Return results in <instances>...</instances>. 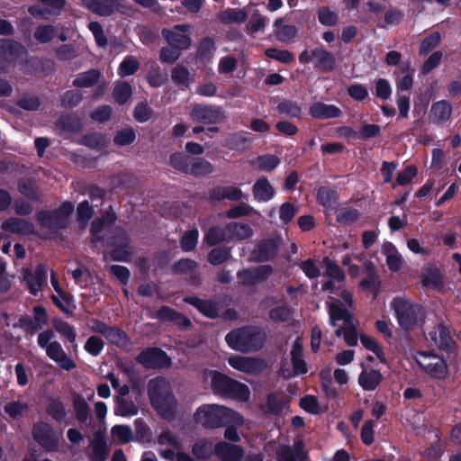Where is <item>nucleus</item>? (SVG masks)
I'll return each mask as SVG.
<instances>
[{"mask_svg": "<svg viewBox=\"0 0 461 461\" xmlns=\"http://www.w3.org/2000/svg\"><path fill=\"white\" fill-rule=\"evenodd\" d=\"M84 6L91 13L99 16H111L118 10L117 0H84Z\"/></svg>", "mask_w": 461, "mask_h": 461, "instance_id": "4be33fe9", "label": "nucleus"}, {"mask_svg": "<svg viewBox=\"0 0 461 461\" xmlns=\"http://www.w3.org/2000/svg\"><path fill=\"white\" fill-rule=\"evenodd\" d=\"M231 257V249L228 247H217L212 249L208 256L207 260L212 266H220L228 261Z\"/></svg>", "mask_w": 461, "mask_h": 461, "instance_id": "5fc2aeb1", "label": "nucleus"}, {"mask_svg": "<svg viewBox=\"0 0 461 461\" xmlns=\"http://www.w3.org/2000/svg\"><path fill=\"white\" fill-rule=\"evenodd\" d=\"M56 33V26L52 24H41L35 28L33 37L39 43L46 44L55 37Z\"/></svg>", "mask_w": 461, "mask_h": 461, "instance_id": "3c124183", "label": "nucleus"}, {"mask_svg": "<svg viewBox=\"0 0 461 461\" xmlns=\"http://www.w3.org/2000/svg\"><path fill=\"white\" fill-rule=\"evenodd\" d=\"M224 240H229L226 226L224 228L221 226H212L204 235V241L209 246L218 245Z\"/></svg>", "mask_w": 461, "mask_h": 461, "instance_id": "c03bdc74", "label": "nucleus"}, {"mask_svg": "<svg viewBox=\"0 0 461 461\" xmlns=\"http://www.w3.org/2000/svg\"><path fill=\"white\" fill-rule=\"evenodd\" d=\"M189 115L192 122L196 124L216 125L227 118L221 106L203 104H194Z\"/></svg>", "mask_w": 461, "mask_h": 461, "instance_id": "0eeeda50", "label": "nucleus"}, {"mask_svg": "<svg viewBox=\"0 0 461 461\" xmlns=\"http://www.w3.org/2000/svg\"><path fill=\"white\" fill-rule=\"evenodd\" d=\"M192 453L197 459H208L212 455V443L208 439L197 440L192 447Z\"/></svg>", "mask_w": 461, "mask_h": 461, "instance_id": "bf43d9fd", "label": "nucleus"}, {"mask_svg": "<svg viewBox=\"0 0 461 461\" xmlns=\"http://www.w3.org/2000/svg\"><path fill=\"white\" fill-rule=\"evenodd\" d=\"M334 212H336L337 222L344 225H350L357 221L360 217L359 211L353 207H337Z\"/></svg>", "mask_w": 461, "mask_h": 461, "instance_id": "a18cd8bd", "label": "nucleus"}, {"mask_svg": "<svg viewBox=\"0 0 461 461\" xmlns=\"http://www.w3.org/2000/svg\"><path fill=\"white\" fill-rule=\"evenodd\" d=\"M419 366L430 376L441 379L446 376L447 364L443 358H439L437 362H429L426 365L419 362Z\"/></svg>", "mask_w": 461, "mask_h": 461, "instance_id": "09e8293b", "label": "nucleus"}, {"mask_svg": "<svg viewBox=\"0 0 461 461\" xmlns=\"http://www.w3.org/2000/svg\"><path fill=\"white\" fill-rule=\"evenodd\" d=\"M316 200L325 209L334 211L338 205L339 194L330 186L322 185L317 189Z\"/></svg>", "mask_w": 461, "mask_h": 461, "instance_id": "2f4dec72", "label": "nucleus"}, {"mask_svg": "<svg viewBox=\"0 0 461 461\" xmlns=\"http://www.w3.org/2000/svg\"><path fill=\"white\" fill-rule=\"evenodd\" d=\"M267 333L258 326H247L230 330L225 336L228 346L243 353L261 349L267 340Z\"/></svg>", "mask_w": 461, "mask_h": 461, "instance_id": "7ed1b4c3", "label": "nucleus"}, {"mask_svg": "<svg viewBox=\"0 0 461 461\" xmlns=\"http://www.w3.org/2000/svg\"><path fill=\"white\" fill-rule=\"evenodd\" d=\"M213 165L203 157H192L186 175L194 177L205 176L212 173Z\"/></svg>", "mask_w": 461, "mask_h": 461, "instance_id": "72a5a7b5", "label": "nucleus"}, {"mask_svg": "<svg viewBox=\"0 0 461 461\" xmlns=\"http://www.w3.org/2000/svg\"><path fill=\"white\" fill-rule=\"evenodd\" d=\"M135 140V131L131 127H127L117 131L113 140L115 145L122 147L132 144Z\"/></svg>", "mask_w": 461, "mask_h": 461, "instance_id": "680f3d73", "label": "nucleus"}, {"mask_svg": "<svg viewBox=\"0 0 461 461\" xmlns=\"http://www.w3.org/2000/svg\"><path fill=\"white\" fill-rule=\"evenodd\" d=\"M209 198L211 201L220 202L222 200L240 201L248 199V195L244 194L242 190L236 186H217L209 191Z\"/></svg>", "mask_w": 461, "mask_h": 461, "instance_id": "412c9836", "label": "nucleus"}, {"mask_svg": "<svg viewBox=\"0 0 461 461\" xmlns=\"http://www.w3.org/2000/svg\"><path fill=\"white\" fill-rule=\"evenodd\" d=\"M293 308L287 304L273 307L269 310V319L274 322H287L293 318Z\"/></svg>", "mask_w": 461, "mask_h": 461, "instance_id": "8fccbe9b", "label": "nucleus"}, {"mask_svg": "<svg viewBox=\"0 0 461 461\" xmlns=\"http://www.w3.org/2000/svg\"><path fill=\"white\" fill-rule=\"evenodd\" d=\"M74 210V203L66 201L57 209L40 210L36 212L35 219L41 228L50 231L66 230L70 224V216Z\"/></svg>", "mask_w": 461, "mask_h": 461, "instance_id": "423d86ee", "label": "nucleus"}, {"mask_svg": "<svg viewBox=\"0 0 461 461\" xmlns=\"http://www.w3.org/2000/svg\"><path fill=\"white\" fill-rule=\"evenodd\" d=\"M104 338L113 345L123 348L129 343L128 334L120 327L110 326Z\"/></svg>", "mask_w": 461, "mask_h": 461, "instance_id": "49530a36", "label": "nucleus"}, {"mask_svg": "<svg viewBox=\"0 0 461 461\" xmlns=\"http://www.w3.org/2000/svg\"><path fill=\"white\" fill-rule=\"evenodd\" d=\"M59 295L61 297L62 301L55 294L51 295V301L55 306L66 315L72 316L74 310L77 308L73 295L66 292H63V294L61 293V294Z\"/></svg>", "mask_w": 461, "mask_h": 461, "instance_id": "79ce46f5", "label": "nucleus"}, {"mask_svg": "<svg viewBox=\"0 0 461 461\" xmlns=\"http://www.w3.org/2000/svg\"><path fill=\"white\" fill-rule=\"evenodd\" d=\"M216 50V44L213 38L203 37L198 46L197 58L203 61H210Z\"/></svg>", "mask_w": 461, "mask_h": 461, "instance_id": "de8ad7c7", "label": "nucleus"}, {"mask_svg": "<svg viewBox=\"0 0 461 461\" xmlns=\"http://www.w3.org/2000/svg\"><path fill=\"white\" fill-rule=\"evenodd\" d=\"M55 125L58 129L69 133H77L83 129L81 119L75 113L61 114Z\"/></svg>", "mask_w": 461, "mask_h": 461, "instance_id": "7c9ffc66", "label": "nucleus"}, {"mask_svg": "<svg viewBox=\"0 0 461 461\" xmlns=\"http://www.w3.org/2000/svg\"><path fill=\"white\" fill-rule=\"evenodd\" d=\"M45 412L59 424H68V416L69 411L59 397H51L48 400Z\"/></svg>", "mask_w": 461, "mask_h": 461, "instance_id": "6ab92c4d", "label": "nucleus"}, {"mask_svg": "<svg viewBox=\"0 0 461 461\" xmlns=\"http://www.w3.org/2000/svg\"><path fill=\"white\" fill-rule=\"evenodd\" d=\"M110 455L104 435L96 431L91 442L90 458L92 461H105Z\"/></svg>", "mask_w": 461, "mask_h": 461, "instance_id": "cd10ccee", "label": "nucleus"}, {"mask_svg": "<svg viewBox=\"0 0 461 461\" xmlns=\"http://www.w3.org/2000/svg\"><path fill=\"white\" fill-rule=\"evenodd\" d=\"M312 56L316 59L315 68L323 73H330L335 69L336 59L334 55L323 47L312 50Z\"/></svg>", "mask_w": 461, "mask_h": 461, "instance_id": "a878e982", "label": "nucleus"}, {"mask_svg": "<svg viewBox=\"0 0 461 461\" xmlns=\"http://www.w3.org/2000/svg\"><path fill=\"white\" fill-rule=\"evenodd\" d=\"M71 402L78 423H86L91 415V409L86 399L80 393H74Z\"/></svg>", "mask_w": 461, "mask_h": 461, "instance_id": "473e14b6", "label": "nucleus"}, {"mask_svg": "<svg viewBox=\"0 0 461 461\" xmlns=\"http://www.w3.org/2000/svg\"><path fill=\"white\" fill-rule=\"evenodd\" d=\"M279 251V243L274 239L260 240L253 251L257 262H267L274 259Z\"/></svg>", "mask_w": 461, "mask_h": 461, "instance_id": "f3484780", "label": "nucleus"}, {"mask_svg": "<svg viewBox=\"0 0 461 461\" xmlns=\"http://www.w3.org/2000/svg\"><path fill=\"white\" fill-rule=\"evenodd\" d=\"M101 77L99 70L92 68L86 72L79 73L73 80L72 85L76 87H91L95 86Z\"/></svg>", "mask_w": 461, "mask_h": 461, "instance_id": "a19ab883", "label": "nucleus"}, {"mask_svg": "<svg viewBox=\"0 0 461 461\" xmlns=\"http://www.w3.org/2000/svg\"><path fill=\"white\" fill-rule=\"evenodd\" d=\"M156 318L162 322H172L181 330H188L192 327L191 321L185 315L167 305H162L157 311Z\"/></svg>", "mask_w": 461, "mask_h": 461, "instance_id": "4468645a", "label": "nucleus"}, {"mask_svg": "<svg viewBox=\"0 0 461 461\" xmlns=\"http://www.w3.org/2000/svg\"><path fill=\"white\" fill-rule=\"evenodd\" d=\"M32 434L33 439L47 452L57 451L59 447L60 433L46 421H37L33 424Z\"/></svg>", "mask_w": 461, "mask_h": 461, "instance_id": "6e6552de", "label": "nucleus"}, {"mask_svg": "<svg viewBox=\"0 0 461 461\" xmlns=\"http://www.w3.org/2000/svg\"><path fill=\"white\" fill-rule=\"evenodd\" d=\"M140 68V61L134 56H127L120 63L118 75L126 77L134 75Z\"/></svg>", "mask_w": 461, "mask_h": 461, "instance_id": "6e6d98bb", "label": "nucleus"}, {"mask_svg": "<svg viewBox=\"0 0 461 461\" xmlns=\"http://www.w3.org/2000/svg\"><path fill=\"white\" fill-rule=\"evenodd\" d=\"M111 433L113 438L120 444H127L132 438V430L128 425H114Z\"/></svg>", "mask_w": 461, "mask_h": 461, "instance_id": "69168bd1", "label": "nucleus"}, {"mask_svg": "<svg viewBox=\"0 0 461 461\" xmlns=\"http://www.w3.org/2000/svg\"><path fill=\"white\" fill-rule=\"evenodd\" d=\"M418 174V167L414 165H409L400 171L396 176L393 188L398 185H406L410 184Z\"/></svg>", "mask_w": 461, "mask_h": 461, "instance_id": "338daca9", "label": "nucleus"}, {"mask_svg": "<svg viewBox=\"0 0 461 461\" xmlns=\"http://www.w3.org/2000/svg\"><path fill=\"white\" fill-rule=\"evenodd\" d=\"M23 276L30 294L36 296L47 283L46 266L44 264L37 265L34 272L29 267H23Z\"/></svg>", "mask_w": 461, "mask_h": 461, "instance_id": "f8f14e48", "label": "nucleus"}, {"mask_svg": "<svg viewBox=\"0 0 461 461\" xmlns=\"http://www.w3.org/2000/svg\"><path fill=\"white\" fill-rule=\"evenodd\" d=\"M309 114L319 120L335 119L342 115V111L335 104H327L323 102H315L309 108Z\"/></svg>", "mask_w": 461, "mask_h": 461, "instance_id": "b1692460", "label": "nucleus"}, {"mask_svg": "<svg viewBox=\"0 0 461 461\" xmlns=\"http://www.w3.org/2000/svg\"><path fill=\"white\" fill-rule=\"evenodd\" d=\"M229 240H247L253 236V230L248 223L230 221L226 224Z\"/></svg>", "mask_w": 461, "mask_h": 461, "instance_id": "c9c22d12", "label": "nucleus"}, {"mask_svg": "<svg viewBox=\"0 0 461 461\" xmlns=\"http://www.w3.org/2000/svg\"><path fill=\"white\" fill-rule=\"evenodd\" d=\"M207 377L210 378L211 387L214 394L240 402L249 401L250 397V391L247 384L240 383L218 370L209 371Z\"/></svg>", "mask_w": 461, "mask_h": 461, "instance_id": "39448f33", "label": "nucleus"}, {"mask_svg": "<svg viewBox=\"0 0 461 461\" xmlns=\"http://www.w3.org/2000/svg\"><path fill=\"white\" fill-rule=\"evenodd\" d=\"M183 302L194 307L203 316L209 319H217L221 316L218 303L211 299H202L196 295H188Z\"/></svg>", "mask_w": 461, "mask_h": 461, "instance_id": "ddd939ff", "label": "nucleus"}, {"mask_svg": "<svg viewBox=\"0 0 461 461\" xmlns=\"http://www.w3.org/2000/svg\"><path fill=\"white\" fill-rule=\"evenodd\" d=\"M422 285L425 287H433L438 290L443 288V275L437 267L428 268L421 275Z\"/></svg>", "mask_w": 461, "mask_h": 461, "instance_id": "ea45409f", "label": "nucleus"}, {"mask_svg": "<svg viewBox=\"0 0 461 461\" xmlns=\"http://www.w3.org/2000/svg\"><path fill=\"white\" fill-rule=\"evenodd\" d=\"M213 451L221 461H240L244 456L242 447L225 441L216 443Z\"/></svg>", "mask_w": 461, "mask_h": 461, "instance_id": "a211bd4d", "label": "nucleus"}, {"mask_svg": "<svg viewBox=\"0 0 461 461\" xmlns=\"http://www.w3.org/2000/svg\"><path fill=\"white\" fill-rule=\"evenodd\" d=\"M147 387L149 399L156 411L163 419L173 420L176 414L177 401L167 379L162 376L152 378Z\"/></svg>", "mask_w": 461, "mask_h": 461, "instance_id": "f257e3e1", "label": "nucleus"}, {"mask_svg": "<svg viewBox=\"0 0 461 461\" xmlns=\"http://www.w3.org/2000/svg\"><path fill=\"white\" fill-rule=\"evenodd\" d=\"M430 338L441 351L451 354L456 349V343L451 337L449 329L442 322L438 324L435 332H430Z\"/></svg>", "mask_w": 461, "mask_h": 461, "instance_id": "2eb2a0df", "label": "nucleus"}, {"mask_svg": "<svg viewBox=\"0 0 461 461\" xmlns=\"http://www.w3.org/2000/svg\"><path fill=\"white\" fill-rule=\"evenodd\" d=\"M191 26L186 23L176 24L172 29L164 28L161 31V35L170 47L177 50H188L192 44L190 36L184 34L189 32Z\"/></svg>", "mask_w": 461, "mask_h": 461, "instance_id": "9b49d317", "label": "nucleus"}, {"mask_svg": "<svg viewBox=\"0 0 461 461\" xmlns=\"http://www.w3.org/2000/svg\"><path fill=\"white\" fill-rule=\"evenodd\" d=\"M220 19L223 23H242L248 19V14L245 10L240 8H227L221 12Z\"/></svg>", "mask_w": 461, "mask_h": 461, "instance_id": "864d4df0", "label": "nucleus"}, {"mask_svg": "<svg viewBox=\"0 0 461 461\" xmlns=\"http://www.w3.org/2000/svg\"><path fill=\"white\" fill-rule=\"evenodd\" d=\"M154 112L147 102H140L136 104L133 110V118L140 123H144L149 121Z\"/></svg>", "mask_w": 461, "mask_h": 461, "instance_id": "e2e57ef3", "label": "nucleus"}, {"mask_svg": "<svg viewBox=\"0 0 461 461\" xmlns=\"http://www.w3.org/2000/svg\"><path fill=\"white\" fill-rule=\"evenodd\" d=\"M132 95V87L130 83L123 81L117 84L113 91V96L119 104H124Z\"/></svg>", "mask_w": 461, "mask_h": 461, "instance_id": "052dcab7", "label": "nucleus"}, {"mask_svg": "<svg viewBox=\"0 0 461 461\" xmlns=\"http://www.w3.org/2000/svg\"><path fill=\"white\" fill-rule=\"evenodd\" d=\"M27 53L25 47L12 39H0V57L9 61H16L22 55Z\"/></svg>", "mask_w": 461, "mask_h": 461, "instance_id": "393cba45", "label": "nucleus"}, {"mask_svg": "<svg viewBox=\"0 0 461 461\" xmlns=\"http://www.w3.org/2000/svg\"><path fill=\"white\" fill-rule=\"evenodd\" d=\"M291 399L288 396H280L277 393H269L266 400L267 413L279 416L290 404Z\"/></svg>", "mask_w": 461, "mask_h": 461, "instance_id": "c756f323", "label": "nucleus"}, {"mask_svg": "<svg viewBox=\"0 0 461 461\" xmlns=\"http://www.w3.org/2000/svg\"><path fill=\"white\" fill-rule=\"evenodd\" d=\"M171 78L175 84L183 87H188L192 78L186 67L177 64L171 71Z\"/></svg>", "mask_w": 461, "mask_h": 461, "instance_id": "4d7b16f0", "label": "nucleus"}, {"mask_svg": "<svg viewBox=\"0 0 461 461\" xmlns=\"http://www.w3.org/2000/svg\"><path fill=\"white\" fill-rule=\"evenodd\" d=\"M383 375L379 370H363L358 375V384L364 391H374L381 384Z\"/></svg>", "mask_w": 461, "mask_h": 461, "instance_id": "f704fd0d", "label": "nucleus"}, {"mask_svg": "<svg viewBox=\"0 0 461 461\" xmlns=\"http://www.w3.org/2000/svg\"><path fill=\"white\" fill-rule=\"evenodd\" d=\"M55 330L65 338L69 343H76L77 332L75 328L68 322L58 319L53 321Z\"/></svg>", "mask_w": 461, "mask_h": 461, "instance_id": "13d9d810", "label": "nucleus"}, {"mask_svg": "<svg viewBox=\"0 0 461 461\" xmlns=\"http://www.w3.org/2000/svg\"><path fill=\"white\" fill-rule=\"evenodd\" d=\"M284 19L277 18L274 23L275 34L278 41L288 42L297 34V28L292 24H283Z\"/></svg>", "mask_w": 461, "mask_h": 461, "instance_id": "4c0bfd02", "label": "nucleus"}, {"mask_svg": "<svg viewBox=\"0 0 461 461\" xmlns=\"http://www.w3.org/2000/svg\"><path fill=\"white\" fill-rule=\"evenodd\" d=\"M322 262L326 267V274L330 279L339 282L345 280L346 276L343 270L335 261L331 260L328 257H325Z\"/></svg>", "mask_w": 461, "mask_h": 461, "instance_id": "0e129e2a", "label": "nucleus"}, {"mask_svg": "<svg viewBox=\"0 0 461 461\" xmlns=\"http://www.w3.org/2000/svg\"><path fill=\"white\" fill-rule=\"evenodd\" d=\"M196 423L205 429L223 428L229 423L243 425L244 418L238 411L219 404H203L200 406L195 413Z\"/></svg>", "mask_w": 461, "mask_h": 461, "instance_id": "f03ea898", "label": "nucleus"}, {"mask_svg": "<svg viewBox=\"0 0 461 461\" xmlns=\"http://www.w3.org/2000/svg\"><path fill=\"white\" fill-rule=\"evenodd\" d=\"M1 228L5 232L17 235L27 236L35 233V226L32 221L17 217L5 220L2 222Z\"/></svg>", "mask_w": 461, "mask_h": 461, "instance_id": "dca6fc26", "label": "nucleus"}, {"mask_svg": "<svg viewBox=\"0 0 461 461\" xmlns=\"http://www.w3.org/2000/svg\"><path fill=\"white\" fill-rule=\"evenodd\" d=\"M114 414L121 417L135 416L139 412L138 406L131 401L115 396L114 399Z\"/></svg>", "mask_w": 461, "mask_h": 461, "instance_id": "e433bc0d", "label": "nucleus"}, {"mask_svg": "<svg viewBox=\"0 0 461 461\" xmlns=\"http://www.w3.org/2000/svg\"><path fill=\"white\" fill-rule=\"evenodd\" d=\"M83 99L82 93L78 90H68L60 97V106L73 108L77 106Z\"/></svg>", "mask_w": 461, "mask_h": 461, "instance_id": "774afa93", "label": "nucleus"}, {"mask_svg": "<svg viewBox=\"0 0 461 461\" xmlns=\"http://www.w3.org/2000/svg\"><path fill=\"white\" fill-rule=\"evenodd\" d=\"M252 193L257 201L267 202L275 196L276 191L267 177L262 176L255 182Z\"/></svg>", "mask_w": 461, "mask_h": 461, "instance_id": "c85d7f7f", "label": "nucleus"}, {"mask_svg": "<svg viewBox=\"0 0 461 461\" xmlns=\"http://www.w3.org/2000/svg\"><path fill=\"white\" fill-rule=\"evenodd\" d=\"M330 324L333 327L337 325V321H344V325L353 321L351 313L345 308L337 303L329 305Z\"/></svg>", "mask_w": 461, "mask_h": 461, "instance_id": "37998d69", "label": "nucleus"}, {"mask_svg": "<svg viewBox=\"0 0 461 461\" xmlns=\"http://www.w3.org/2000/svg\"><path fill=\"white\" fill-rule=\"evenodd\" d=\"M390 307L394 312L399 327L406 332L412 331L424 323L423 307L408 298L396 296L390 303Z\"/></svg>", "mask_w": 461, "mask_h": 461, "instance_id": "20e7f679", "label": "nucleus"}, {"mask_svg": "<svg viewBox=\"0 0 461 461\" xmlns=\"http://www.w3.org/2000/svg\"><path fill=\"white\" fill-rule=\"evenodd\" d=\"M18 191L32 202H39L41 200L40 189L36 183L30 178L19 179Z\"/></svg>", "mask_w": 461, "mask_h": 461, "instance_id": "58836bf2", "label": "nucleus"}, {"mask_svg": "<svg viewBox=\"0 0 461 461\" xmlns=\"http://www.w3.org/2000/svg\"><path fill=\"white\" fill-rule=\"evenodd\" d=\"M452 105L447 100H440L432 104L429 113V120L436 125L445 124L451 117Z\"/></svg>", "mask_w": 461, "mask_h": 461, "instance_id": "5701e85b", "label": "nucleus"}, {"mask_svg": "<svg viewBox=\"0 0 461 461\" xmlns=\"http://www.w3.org/2000/svg\"><path fill=\"white\" fill-rule=\"evenodd\" d=\"M250 133L245 131L230 133L226 136L224 146L230 150L244 152L249 149L253 142Z\"/></svg>", "mask_w": 461, "mask_h": 461, "instance_id": "aec40b11", "label": "nucleus"}, {"mask_svg": "<svg viewBox=\"0 0 461 461\" xmlns=\"http://www.w3.org/2000/svg\"><path fill=\"white\" fill-rule=\"evenodd\" d=\"M291 362L294 375H305L308 367L303 359V348L300 338H296L291 349Z\"/></svg>", "mask_w": 461, "mask_h": 461, "instance_id": "bb28decb", "label": "nucleus"}, {"mask_svg": "<svg viewBox=\"0 0 461 461\" xmlns=\"http://www.w3.org/2000/svg\"><path fill=\"white\" fill-rule=\"evenodd\" d=\"M191 158L184 152L176 151L169 156V165L176 171L186 175Z\"/></svg>", "mask_w": 461, "mask_h": 461, "instance_id": "603ef678", "label": "nucleus"}, {"mask_svg": "<svg viewBox=\"0 0 461 461\" xmlns=\"http://www.w3.org/2000/svg\"><path fill=\"white\" fill-rule=\"evenodd\" d=\"M33 318L29 315H22L16 323L14 324V328L23 330L27 335L32 337L43 326L49 322V315L47 310L42 305H35L32 309Z\"/></svg>", "mask_w": 461, "mask_h": 461, "instance_id": "9d476101", "label": "nucleus"}, {"mask_svg": "<svg viewBox=\"0 0 461 461\" xmlns=\"http://www.w3.org/2000/svg\"><path fill=\"white\" fill-rule=\"evenodd\" d=\"M136 361L147 370L167 368L172 365L171 357L158 347L143 348L136 357Z\"/></svg>", "mask_w": 461, "mask_h": 461, "instance_id": "1a4fd4ad", "label": "nucleus"}]
</instances>
